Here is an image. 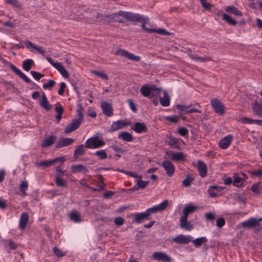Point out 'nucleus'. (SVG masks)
<instances>
[{"mask_svg":"<svg viewBox=\"0 0 262 262\" xmlns=\"http://www.w3.org/2000/svg\"><path fill=\"white\" fill-rule=\"evenodd\" d=\"M83 107L81 104H79L77 107V118L73 119L72 122L67 125L64 128V133L69 134L76 129L80 125L83 121V116L82 115Z\"/></svg>","mask_w":262,"mask_h":262,"instance_id":"1","label":"nucleus"},{"mask_svg":"<svg viewBox=\"0 0 262 262\" xmlns=\"http://www.w3.org/2000/svg\"><path fill=\"white\" fill-rule=\"evenodd\" d=\"M161 91L160 88H157L155 85L150 84L144 85L140 89L141 94L144 97L149 98L158 95Z\"/></svg>","mask_w":262,"mask_h":262,"instance_id":"2","label":"nucleus"},{"mask_svg":"<svg viewBox=\"0 0 262 262\" xmlns=\"http://www.w3.org/2000/svg\"><path fill=\"white\" fill-rule=\"evenodd\" d=\"M105 145V142L98 137H91L85 142V147L88 148H98Z\"/></svg>","mask_w":262,"mask_h":262,"instance_id":"3","label":"nucleus"},{"mask_svg":"<svg viewBox=\"0 0 262 262\" xmlns=\"http://www.w3.org/2000/svg\"><path fill=\"white\" fill-rule=\"evenodd\" d=\"M210 104L216 114L220 115H223L225 114V106L219 99L214 98L211 99Z\"/></svg>","mask_w":262,"mask_h":262,"instance_id":"4","label":"nucleus"},{"mask_svg":"<svg viewBox=\"0 0 262 262\" xmlns=\"http://www.w3.org/2000/svg\"><path fill=\"white\" fill-rule=\"evenodd\" d=\"M118 15L122 16L127 20L132 21H142V19L140 17L139 14L132 13L129 12H125L120 10L117 13Z\"/></svg>","mask_w":262,"mask_h":262,"instance_id":"5","label":"nucleus"},{"mask_svg":"<svg viewBox=\"0 0 262 262\" xmlns=\"http://www.w3.org/2000/svg\"><path fill=\"white\" fill-rule=\"evenodd\" d=\"M191 106H198L199 107H201V106L198 103H195L194 104H191L189 105H177V108L180 111H184L186 112L187 113H201L202 111L198 109L197 108L193 107L190 108Z\"/></svg>","mask_w":262,"mask_h":262,"instance_id":"6","label":"nucleus"},{"mask_svg":"<svg viewBox=\"0 0 262 262\" xmlns=\"http://www.w3.org/2000/svg\"><path fill=\"white\" fill-rule=\"evenodd\" d=\"M168 205V201L166 200H164L162 203L158 205L153 206L149 208L146 210V213L149 214V216L151 213H155L158 212H161L165 210Z\"/></svg>","mask_w":262,"mask_h":262,"instance_id":"7","label":"nucleus"},{"mask_svg":"<svg viewBox=\"0 0 262 262\" xmlns=\"http://www.w3.org/2000/svg\"><path fill=\"white\" fill-rule=\"evenodd\" d=\"M115 54L116 55H120L124 57L127 59L131 60L139 61L140 60V57L139 56L130 53L127 51L123 49H119L117 50L115 52Z\"/></svg>","mask_w":262,"mask_h":262,"instance_id":"8","label":"nucleus"},{"mask_svg":"<svg viewBox=\"0 0 262 262\" xmlns=\"http://www.w3.org/2000/svg\"><path fill=\"white\" fill-rule=\"evenodd\" d=\"M129 125H130V122L129 121L119 120L113 123L108 132H114Z\"/></svg>","mask_w":262,"mask_h":262,"instance_id":"9","label":"nucleus"},{"mask_svg":"<svg viewBox=\"0 0 262 262\" xmlns=\"http://www.w3.org/2000/svg\"><path fill=\"white\" fill-rule=\"evenodd\" d=\"M161 166L164 169L168 177H171L173 175L175 171V167L171 162L167 160H164L162 163Z\"/></svg>","mask_w":262,"mask_h":262,"instance_id":"10","label":"nucleus"},{"mask_svg":"<svg viewBox=\"0 0 262 262\" xmlns=\"http://www.w3.org/2000/svg\"><path fill=\"white\" fill-rule=\"evenodd\" d=\"M152 257L154 259L162 262H171L172 258L167 254L162 252H155L153 253Z\"/></svg>","mask_w":262,"mask_h":262,"instance_id":"11","label":"nucleus"},{"mask_svg":"<svg viewBox=\"0 0 262 262\" xmlns=\"http://www.w3.org/2000/svg\"><path fill=\"white\" fill-rule=\"evenodd\" d=\"M192 238L190 235L180 234L173 238L172 241L177 244L186 245L191 241Z\"/></svg>","mask_w":262,"mask_h":262,"instance_id":"12","label":"nucleus"},{"mask_svg":"<svg viewBox=\"0 0 262 262\" xmlns=\"http://www.w3.org/2000/svg\"><path fill=\"white\" fill-rule=\"evenodd\" d=\"M241 225L244 228L247 229H253L258 227V221H256V218L251 217L244 222H242Z\"/></svg>","mask_w":262,"mask_h":262,"instance_id":"13","label":"nucleus"},{"mask_svg":"<svg viewBox=\"0 0 262 262\" xmlns=\"http://www.w3.org/2000/svg\"><path fill=\"white\" fill-rule=\"evenodd\" d=\"M180 227L181 229L190 231L193 228V225L190 221H188V218L181 216L180 219Z\"/></svg>","mask_w":262,"mask_h":262,"instance_id":"14","label":"nucleus"},{"mask_svg":"<svg viewBox=\"0 0 262 262\" xmlns=\"http://www.w3.org/2000/svg\"><path fill=\"white\" fill-rule=\"evenodd\" d=\"M131 129L137 133H146L147 131V128L145 124L142 122H135L131 127Z\"/></svg>","mask_w":262,"mask_h":262,"instance_id":"15","label":"nucleus"},{"mask_svg":"<svg viewBox=\"0 0 262 262\" xmlns=\"http://www.w3.org/2000/svg\"><path fill=\"white\" fill-rule=\"evenodd\" d=\"M132 216L134 217L133 221L138 224L141 223L144 220L149 219V214L146 211L134 213L132 214Z\"/></svg>","mask_w":262,"mask_h":262,"instance_id":"16","label":"nucleus"},{"mask_svg":"<svg viewBox=\"0 0 262 262\" xmlns=\"http://www.w3.org/2000/svg\"><path fill=\"white\" fill-rule=\"evenodd\" d=\"M187 53L189 57L192 60H193L200 61L201 62H206L207 61L211 60V57H207V56L202 57L201 56H199L197 55L193 54L191 50L190 49H187Z\"/></svg>","mask_w":262,"mask_h":262,"instance_id":"17","label":"nucleus"},{"mask_svg":"<svg viewBox=\"0 0 262 262\" xmlns=\"http://www.w3.org/2000/svg\"><path fill=\"white\" fill-rule=\"evenodd\" d=\"M74 142V140L69 138H63L58 141L56 144V147L60 148L71 145Z\"/></svg>","mask_w":262,"mask_h":262,"instance_id":"18","label":"nucleus"},{"mask_svg":"<svg viewBox=\"0 0 262 262\" xmlns=\"http://www.w3.org/2000/svg\"><path fill=\"white\" fill-rule=\"evenodd\" d=\"M232 141V136L227 135L219 141V146L222 149L227 148L231 144Z\"/></svg>","mask_w":262,"mask_h":262,"instance_id":"19","label":"nucleus"},{"mask_svg":"<svg viewBox=\"0 0 262 262\" xmlns=\"http://www.w3.org/2000/svg\"><path fill=\"white\" fill-rule=\"evenodd\" d=\"M10 69L20 78L23 79L26 82L30 83L31 82V80L24 74L19 69H17L14 65L11 64L10 66Z\"/></svg>","mask_w":262,"mask_h":262,"instance_id":"20","label":"nucleus"},{"mask_svg":"<svg viewBox=\"0 0 262 262\" xmlns=\"http://www.w3.org/2000/svg\"><path fill=\"white\" fill-rule=\"evenodd\" d=\"M197 167L199 174L202 178H204L207 175V168L206 164L201 160H199L197 163Z\"/></svg>","mask_w":262,"mask_h":262,"instance_id":"21","label":"nucleus"},{"mask_svg":"<svg viewBox=\"0 0 262 262\" xmlns=\"http://www.w3.org/2000/svg\"><path fill=\"white\" fill-rule=\"evenodd\" d=\"M25 43L27 49H30L31 48H32L30 49V51L32 52H33V49H35L40 54H43L45 53V50L42 47L36 46L29 40L25 41Z\"/></svg>","mask_w":262,"mask_h":262,"instance_id":"22","label":"nucleus"},{"mask_svg":"<svg viewBox=\"0 0 262 262\" xmlns=\"http://www.w3.org/2000/svg\"><path fill=\"white\" fill-rule=\"evenodd\" d=\"M103 113L108 117H111L113 115L112 105L107 102H102L101 105Z\"/></svg>","mask_w":262,"mask_h":262,"instance_id":"23","label":"nucleus"},{"mask_svg":"<svg viewBox=\"0 0 262 262\" xmlns=\"http://www.w3.org/2000/svg\"><path fill=\"white\" fill-rule=\"evenodd\" d=\"M222 190L221 187L212 185L209 187L208 192L211 198H215L220 194Z\"/></svg>","mask_w":262,"mask_h":262,"instance_id":"24","label":"nucleus"},{"mask_svg":"<svg viewBox=\"0 0 262 262\" xmlns=\"http://www.w3.org/2000/svg\"><path fill=\"white\" fill-rule=\"evenodd\" d=\"M71 169L72 173L82 172L86 173L89 171L88 169L82 164L72 165Z\"/></svg>","mask_w":262,"mask_h":262,"instance_id":"25","label":"nucleus"},{"mask_svg":"<svg viewBox=\"0 0 262 262\" xmlns=\"http://www.w3.org/2000/svg\"><path fill=\"white\" fill-rule=\"evenodd\" d=\"M197 209V207L191 205H187L185 206L183 210L182 217H187L190 214L194 213Z\"/></svg>","mask_w":262,"mask_h":262,"instance_id":"26","label":"nucleus"},{"mask_svg":"<svg viewBox=\"0 0 262 262\" xmlns=\"http://www.w3.org/2000/svg\"><path fill=\"white\" fill-rule=\"evenodd\" d=\"M40 106L46 111H49L51 109L52 106L49 103L47 97L44 93H42L40 100Z\"/></svg>","mask_w":262,"mask_h":262,"instance_id":"27","label":"nucleus"},{"mask_svg":"<svg viewBox=\"0 0 262 262\" xmlns=\"http://www.w3.org/2000/svg\"><path fill=\"white\" fill-rule=\"evenodd\" d=\"M28 214L26 212L22 213L19 220V227L21 229L23 230L26 228V226L28 222Z\"/></svg>","mask_w":262,"mask_h":262,"instance_id":"28","label":"nucleus"},{"mask_svg":"<svg viewBox=\"0 0 262 262\" xmlns=\"http://www.w3.org/2000/svg\"><path fill=\"white\" fill-rule=\"evenodd\" d=\"M163 96L159 98L160 103L163 106H168L170 104V97L167 92L163 91Z\"/></svg>","mask_w":262,"mask_h":262,"instance_id":"29","label":"nucleus"},{"mask_svg":"<svg viewBox=\"0 0 262 262\" xmlns=\"http://www.w3.org/2000/svg\"><path fill=\"white\" fill-rule=\"evenodd\" d=\"M55 111L57 113L56 119L57 123H59L62 118V114L63 112V108L60 103L57 102L55 104Z\"/></svg>","mask_w":262,"mask_h":262,"instance_id":"30","label":"nucleus"},{"mask_svg":"<svg viewBox=\"0 0 262 262\" xmlns=\"http://www.w3.org/2000/svg\"><path fill=\"white\" fill-rule=\"evenodd\" d=\"M55 68L59 71V72L62 75V76L65 78L68 77V72L61 62H56V63L55 65Z\"/></svg>","mask_w":262,"mask_h":262,"instance_id":"31","label":"nucleus"},{"mask_svg":"<svg viewBox=\"0 0 262 262\" xmlns=\"http://www.w3.org/2000/svg\"><path fill=\"white\" fill-rule=\"evenodd\" d=\"M85 152V149L83 144L77 146L74 152V159H77L78 157L83 155Z\"/></svg>","mask_w":262,"mask_h":262,"instance_id":"32","label":"nucleus"},{"mask_svg":"<svg viewBox=\"0 0 262 262\" xmlns=\"http://www.w3.org/2000/svg\"><path fill=\"white\" fill-rule=\"evenodd\" d=\"M118 138L127 142H130L133 140L132 135L128 132H122L120 133L118 135Z\"/></svg>","mask_w":262,"mask_h":262,"instance_id":"33","label":"nucleus"},{"mask_svg":"<svg viewBox=\"0 0 262 262\" xmlns=\"http://www.w3.org/2000/svg\"><path fill=\"white\" fill-rule=\"evenodd\" d=\"M56 137L54 135L50 136L49 138L45 139L42 143V147H46L52 145L56 141Z\"/></svg>","mask_w":262,"mask_h":262,"instance_id":"34","label":"nucleus"},{"mask_svg":"<svg viewBox=\"0 0 262 262\" xmlns=\"http://www.w3.org/2000/svg\"><path fill=\"white\" fill-rule=\"evenodd\" d=\"M170 155L171 160L174 161H182L185 159L184 154L182 152H171Z\"/></svg>","mask_w":262,"mask_h":262,"instance_id":"35","label":"nucleus"},{"mask_svg":"<svg viewBox=\"0 0 262 262\" xmlns=\"http://www.w3.org/2000/svg\"><path fill=\"white\" fill-rule=\"evenodd\" d=\"M69 216L70 219L74 222L79 223L81 221L80 213L76 210L71 212Z\"/></svg>","mask_w":262,"mask_h":262,"instance_id":"36","label":"nucleus"},{"mask_svg":"<svg viewBox=\"0 0 262 262\" xmlns=\"http://www.w3.org/2000/svg\"><path fill=\"white\" fill-rule=\"evenodd\" d=\"M225 9L227 12L233 14L236 16H242V13L234 6H227Z\"/></svg>","mask_w":262,"mask_h":262,"instance_id":"37","label":"nucleus"},{"mask_svg":"<svg viewBox=\"0 0 262 262\" xmlns=\"http://www.w3.org/2000/svg\"><path fill=\"white\" fill-rule=\"evenodd\" d=\"M252 110L254 113L259 117L262 116V105L256 102L252 104Z\"/></svg>","mask_w":262,"mask_h":262,"instance_id":"38","label":"nucleus"},{"mask_svg":"<svg viewBox=\"0 0 262 262\" xmlns=\"http://www.w3.org/2000/svg\"><path fill=\"white\" fill-rule=\"evenodd\" d=\"M191 242H192L194 246L197 247L201 246L204 243H206L207 242V239L206 237H201L195 239H191Z\"/></svg>","mask_w":262,"mask_h":262,"instance_id":"39","label":"nucleus"},{"mask_svg":"<svg viewBox=\"0 0 262 262\" xmlns=\"http://www.w3.org/2000/svg\"><path fill=\"white\" fill-rule=\"evenodd\" d=\"M233 185L237 187H241L243 182V179L239 177L236 173L233 175Z\"/></svg>","mask_w":262,"mask_h":262,"instance_id":"40","label":"nucleus"},{"mask_svg":"<svg viewBox=\"0 0 262 262\" xmlns=\"http://www.w3.org/2000/svg\"><path fill=\"white\" fill-rule=\"evenodd\" d=\"M55 183L58 187H66L67 185V181L62 179L60 176H57L55 179Z\"/></svg>","mask_w":262,"mask_h":262,"instance_id":"41","label":"nucleus"},{"mask_svg":"<svg viewBox=\"0 0 262 262\" xmlns=\"http://www.w3.org/2000/svg\"><path fill=\"white\" fill-rule=\"evenodd\" d=\"M33 63V60L31 59H28L24 60L23 64V68L24 70L26 71H29L31 69Z\"/></svg>","mask_w":262,"mask_h":262,"instance_id":"42","label":"nucleus"},{"mask_svg":"<svg viewBox=\"0 0 262 262\" xmlns=\"http://www.w3.org/2000/svg\"><path fill=\"white\" fill-rule=\"evenodd\" d=\"M223 19L225 20L228 24L232 26H235L237 24V22L233 19L230 16L227 14H223Z\"/></svg>","mask_w":262,"mask_h":262,"instance_id":"43","label":"nucleus"},{"mask_svg":"<svg viewBox=\"0 0 262 262\" xmlns=\"http://www.w3.org/2000/svg\"><path fill=\"white\" fill-rule=\"evenodd\" d=\"M140 17L142 18V21H139L140 23H141L142 24V29L146 32L148 33H154V31H155L154 29H148L145 27V24L147 22V21L149 20L148 18H144L143 16L140 15Z\"/></svg>","mask_w":262,"mask_h":262,"instance_id":"44","label":"nucleus"},{"mask_svg":"<svg viewBox=\"0 0 262 262\" xmlns=\"http://www.w3.org/2000/svg\"><path fill=\"white\" fill-rule=\"evenodd\" d=\"M251 190L255 193H259L262 191V184L260 182L255 183L251 187Z\"/></svg>","mask_w":262,"mask_h":262,"instance_id":"45","label":"nucleus"},{"mask_svg":"<svg viewBox=\"0 0 262 262\" xmlns=\"http://www.w3.org/2000/svg\"><path fill=\"white\" fill-rule=\"evenodd\" d=\"M28 182L27 180H24L21 181L20 185H19V189L20 191L23 193V194L24 195H27L26 193V190L28 189Z\"/></svg>","mask_w":262,"mask_h":262,"instance_id":"46","label":"nucleus"},{"mask_svg":"<svg viewBox=\"0 0 262 262\" xmlns=\"http://www.w3.org/2000/svg\"><path fill=\"white\" fill-rule=\"evenodd\" d=\"M53 164H54L53 160H46V161H41L40 162H37V163H36V164L37 166H44L45 167H48L51 166Z\"/></svg>","mask_w":262,"mask_h":262,"instance_id":"47","label":"nucleus"},{"mask_svg":"<svg viewBox=\"0 0 262 262\" xmlns=\"http://www.w3.org/2000/svg\"><path fill=\"white\" fill-rule=\"evenodd\" d=\"M5 3L17 8H20L21 7V4L17 0H5Z\"/></svg>","mask_w":262,"mask_h":262,"instance_id":"48","label":"nucleus"},{"mask_svg":"<svg viewBox=\"0 0 262 262\" xmlns=\"http://www.w3.org/2000/svg\"><path fill=\"white\" fill-rule=\"evenodd\" d=\"M95 155L97 156L101 160H104L107 158V154L105 150H100L95 152Z\"/></svg>","mask_w":262,"mask_h":262,"instance_id":"49","label":"nucleus"},{"mask_svg":"<svg viewBox=\"0 0 262 262\" xmlns=\"http://www.w3.org/2000/svg\"><path fill=\"white\" fill-rule=\"evenodd\" d=\"M148 184L149 181H143L142 178L137 180V185L139 188L144 189Z\"/></svg>","mask_w":262,"mask_h":262,"instance_id":"50","label":"nucleus"},{"mask_svg":"<svg viewBox=\"0 0 262 262\" xmlns=\"http://www.w3.org/2000/svg\"><path fill=\"white\" fill-rule=\"evenodd\" d=\"M193 180L194 179L191 177L188 176L182 181V184L184 187H189Z\"/></svg>","mask_w":262,"mask_h":262,"instance_id":"51","label":"nucleus"},{"mask_svg":"<svg viewBox=\"0 0 262 262\" xmlns=\"http://www.w3.org/2000/svg\"><path fill=\"white\" fill-rule=\"evenodd\" d=\"M168 144L174 148H177L179 145V142L177 138L170 137L168 141Z\"/></svg>","mask_w":262,"mask_h":262,"instance_id":"52","label":"nucleus"},{"mask_svg":"<svg viewBox=\"0 0 262 262\" xmlns=\"http://www.w3.org/2000/svg\"><path fill=\"white\" fill-rule=\"evenodd\" d=\"M255 120L248 117H243L239 119V121L244 124H253L255 122Z\"/></svg>","mask_w":262,"mask_h":262,"instance_id":"53","label":"nucleus"},{"mask_svg":"<svg viewBox=\"0 0 262 262\" xmlns=\"http://www.w3.org/2000/svg\"><path fill=\"white\" fill-rule=\"evenodd\" d=\"M30 73L33 78L38 81L43 76L42 74L34 71H31Z\"/></svg>","mask_w":262,"mask_h":262,"instance_id":"54","label":"nucleus"},{"mask_svg":"<svg viewBox=\"0 0 262 262\" xmlns=\"http://www.w3.org/2000/svg\"><path fill=\"white\" fill-rule=\"evenodd\" d=\"M55 84V81L53 80H49L48 83H44L43 84L42 87L44 89H51L54 86Z\"/></svg>","mask_w":262,"mask_h":262,"instance_id":"55","label":"nucleus"},{"mask_svg":"<svg viewBox=\"0 0 262 262\" xmlns=\"http://www.w3.org/2000/svg\"><path fill=\"white\" fill-rule=\"evenodd\" d=\"M178 133L183 137H185L188 134V130L185 127H181L178 129Z\"/></svg>","mask_w":262,"mask_h":262,"instance_id":"56","label":"nucleus"},{"mask_svg":"<svg viewBox=\"0 0 262 262\" xmlns=\"http://www.w3.org/2000/svg\"><path fill=\"white\" fill-rule=\"evenodd\" d=\"M179 119V117L177 115L168 116L166 117V120L172 123H177Z\"/></svg>","mask_w":262,"mask_h":262,"instance_id":"57","label":"nucleus"},{"mask_svg":"<svg viewBox=\"0 0 262 262\" xmlns=\"http://www.w3.org/2000/svg\"><path fill=\"white\" fill-rule=\"evenodd\" d=\"M200 2L203 8L207 10H210L211 8V4L206 2V0H200Z\"/></svg>","mask_w":262,"mask_h":262,"instance_id":"58","label":"nucleus"},{"mask_svg":"<svg viewBox=\"0 0 262 262\" xmlns=\"http://www.w3.org/2000/svg\"><path fill=\"white\" fill-rule=\"evenodd\" d=\"M92 73H94V74L98 76L99 77H101L102 79H106V80L108 79L107 75L102 72L93 71Z\"/></svg>","mask_w":262,"mask_h":262,"instance_id":"59","label":"nucleus"},{"mask_svg":"<svg viewBox=\"0 0 262 262\" xmlns=\"http://www.w3.org/2000/svg\"><path fill=\"white\" fill-rule=\"evenodd\" d=\"M250 173L254 176L259 177L262 176V168L251 170Z\"/></svg>","mask_w":262,"mask_h":262,"instance_id":"60","label":"nucleus"},{"mask_svg":"<svg viewBox=\"0 0 262 262\" xmlns=\"http://www.w3.org/2000/svg\"><path fill=\"white\" fill-rule=\"evenodd\" d=\"M124 220L121 217H116L114 220V223L116 225L121 226L124 224Z\"/></svg>","mask_w":262,"mask_h":262,"instance_id":"61","label":"nucleus"},{"mask_svg":"<svg viewBox=\"0 0 262 262\" xmlns=\"http://www.w3.org/2000/svg\"><path fill=\"white\" fill-rule=\"evenodd\" d=\"M128 103L129 106L130 108L134 112H137V107L136 104L133 102V100L132 99L128 100Z\"/></svg>","mask_w":262,"mask_h":262,"instance_id":"62","label":"nucleus"},{"mask_svg":"<svg viewBox=\"0 0 262 262\" xmlns=\"http://www.w3.org/2000/svg\"><path fill=\"white\" fill-rule=\"evenodd\" d=\"M53 252L54 254L58 257L63 256L65 255V254L62 253L58 248L56 247H54Z\"/></svg>","mask_w":262,"mask_h":262,"instance_id":"63","label":"nucleus"},{"mask_svg":"<svg viewBox=\"0 0 262 262\" xmlns=\"http://www.w3.org/2000/svg\"><path fill=\"white\" fill-rule=\"evenodd\" d=\"M225 224V220L223 217L219 218L216 221V226L219 228L222 227L223 226H224Z\"/></svg>","mask_w":262,"mask_h":262,"instance_id":"64","label":"nucleus"}]
</instances>
